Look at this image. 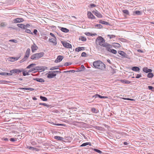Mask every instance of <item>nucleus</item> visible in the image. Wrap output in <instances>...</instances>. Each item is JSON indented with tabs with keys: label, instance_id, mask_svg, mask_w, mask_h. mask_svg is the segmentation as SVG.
<instances>
[{
	"label": "nucleus",
	"instance_id": "obj_58",
	"mask_svg": "<svg viewBox=\"0 0 154 154\" xmlns=\"http://www.w3.org/2000/svg\"><path fill=\"white\" fill-rule=\"evenodd\" d=\"M10 140L12 142H14L16 141V140L14 138H12L10 139Z\"/></svg>",
	"mask_w": 154,
	"mask_h": 154
},
{
	"label": "nucleus",
	"instance_id": "obj_63",
	"mask_svg": "<svg viewBox=\"0 0 154 154\" xmlns=\"http://www.w3.org/2000/svg\"><path fill=\"white\" fill-rule=\"evenodd\" d=\"M129 142H124L123 143V144H124L125 145H128V144H129Z\"/></svg>",
	"mask_w": 154,
	"mask_h": 154
},
{
	"label": "nucleus",
	"instance_id": "obj_57",
	"mask_svg": "<svg viewBox=\"0 0 154 154\" xmlns=\"http://www.w3.org/2000/svg\"><path fill=\"white\" fill-rule=\"evenodd\" d=\"M0 75H6V72H0Z\"/></svg>",
	"mask_w": 154,
	"mask_h": 154
},
{
	"label": "nucleus",
	"instance_id": "obj_29",
	"mask_svg": "<svg viewBox=\"0 0 154 154\" xmlns=\"http://www.w3.org/2000/svg\"><path fill=\"white\" fill-rule=\"evenodd\" d=\"M123 13L125 14L129 15V12L127 10H122Z\"/></svg>",
	"mask_w": 154,
	"mask_h": 154
},
{
	"label": "nucleus",
	"instance_id": "obj_9",
	"mask_svg": "<svg viewBox=\"0 0 154 154\" xmlns=\"http://www.w3.org/2000/svg\"><path fill=\"white\" fill-rule=\"evenodd\" d=\"M92 13L98 18H102V16L97 10L93 11Z\"/></svg>",
	"mask_w": 154,
	"mask_h": 154
},
{
	"label": "nucleus",
	"instance_id": "obj_44",
	"mask_svg": "<svg viewBox=\"0 0 154 154\" xmlns=\"http://www.w3.org/2000/svg\"><path fill=\"white\" fill-rule=\"evenodd\" d=\"M9 42H12L14 43H17V41L16 39H11L9 41Z\"/></svg>",
	"mask_w": 154,
	"mask_h": 154
},
{
	"label": "nucleus",
	"instance_id": "obj_16",
	"mask_svg": "<svg viewBox=\"0 0 154 154\" xmlns=\"http://www.w3.org/2000/svg\"><path fill=\"white\" fill-rule=\"evenodd\" d=\"M143 71L146 73L150 72H152V70L151 69H149L147 67H145L143 68Z\"/></svg>",
	"mask_w": 154,
	"mask_h": 154
},
{
	"label": "nucleus",
	"instance_id": "obj_19",
	"mask_svg": "<svg viewBox=\"0 0 154 154\" xmlns=\"http://www.w3.org/2000/svg\"><path fill=\"white\" fill-rule=\"evenodd\" d=\"M17 26L22 28L24 29H26V26H25V25H24L22 24H17Z\"/></svg>",
	"mask_w": 154,
	"mask_h": 154
},
{
	"label": "nucleus",
	"instance_id": "obj_20",
	"mask_svg": "<svg viewBox=\"0 0 154 154\" xmlns=\"http://www.w3.org/2000/svg\"><path fill=\"white\" fill-rule=\"evenodd\" d=\"M18 58L17 57H11L9 58V60L11 62H14L18 60Z\"/></svg>",
	"mask_w": 154,
	"mask_h": 154
},
{
	"label": "nucleus",
	"instance_id": "obj_11",
	"mask_svg": "<svg viewBox=\"0 0 154 154\" xmlns=\"http://www.w3.org/2000/svg\"><path fill=\"white\" fill-rule=\"evenodd\" d=\"M48 40L49 42L52 43L54 45H57V38H49Z\"/></svg>",
	"mask_w": 154,
	"mask_h": 154
},
{
	"label": "nucleus",
	"instance_id": "obj_50",
	"mask_svg": "<svg viewBox=\"0 0 154 154\" xmlns=\"http://www.w3.org/2000/svg\"><path fill=\"white\" fill-rule=\"evenodd\" d=\"M35 70V67L34 68H32L31 69H29V70H28V72H30L32 71H34Z\"/></svg>",
	"mask_w": 154,
	"mask_h": 154
},
{
	"label": "nucleus",
	"instance_id": "obj_53",
	"mask_svg": "<svg viewBox=\"0 0 154 154\" xmlns=\"http://www.w3.org/2000/svg\"><path fill=\"white\" fill-rule=\"evenodd\" d=\"M27 59L26 58H25V57H24L20 61V63H22L24 62V61H26Z\"/></svg>",
	"mask_w": 154,
	"mask_h": 154
},
{
	"label": "nucleus",
	"instance_id": "obj_3",
	"mask_svg": "<svg viewBox=\"0 0 154 154\" xmlns=\"http://www.w3.org/2000/svg\"><path fill=\"white\" fill-rule=\"evenodd\" d=\"M96 43L98 44L100 46L103 47L105 45V42L104 39L101 36H99L96 40Z\"/></svg>",
	"mask_w": 154,
	"mask_h": 154
},
{
	"label": "nucleus",
	"instance_id": "obj_7",
	"mask_svg": "<svg viewBox=\"0 0 154 154\" xmlns=\"http://www.w3.org/2000/svg\"><path fill=\"white\" fill-rule=\"evenodd\" d=\"M62 43L64 47L68 48H71L72 47L71 45L69 43L65 42H62Z\"/></svg>",
	"mask_w": 154,
	"mask_h": 154
},
{
	"label": "nucleus",
	"instance_id": "obj_1",
	"mask_svg": "<svg viewBox=\"0 0 154 154\" xmlns=\"http://www.w3.org/2000/svg\"><path fill=\"white\" fill-rule=\"evenodd\" d=\"M93 65L94 67L101 70H103L105 69V65L100 60L96 61L93 62Z\"/></svg>",
	"mask_w": 154,
	"mask_h": 154
},
{
	"label": "nucleus",
	"instance_id": "obj_49",
	"mask_svg": "<svg viewBox=\"0 0 154 154\" xmlns=\"http://www.w3.org/2000/svg\"><path fill=\"white\" fill-rule=\"evenodd\" d=\"M118 53L120 55L122 56L123 54H124V52L122 51H118Z\"/></svg>",
	"mask_w": 154,
	"mask_h": 154
},
{
	"label": "nucleus",
	"instance_id": "obj_27",
	"mask_svg": "<svg viewBox=\"0 0 154 154\" xmlns=\"http://www.w3.org/2000/svg\"><path fill=\"white\" fill-rule=\"evenodd\" d=\"M39 105H43L44 106H46L48 108L51 107V105H48L45 103H39Z\"/></svg>",
	"mask_w": 154,
	"mask_h": 154
},
{
	"label": "nucleus",
	"instance_id": "obj_17",
	"mask_svg": "<svg viewBox=\"0 0 154 154\" xmlns=\"http://www.w3.org/2000/svg\"><path fill=\"white\" fill-rule=\"evenodd\" d=\"M33 79L38 82L41 83L43 82H45L44 80L42 78H36L35 79Z\"/></svg>",
	"mask_w": 154,
	"mask_h": 154
},
{
	"label": "nucleus",
	"instance_id": "obj_6",
	"mask_svg": "<svg viewBox=\"0 0 154 154\" xmlns=\"http://www.w3.org/2000/svg\"><path fill=\"white\" fill-rule=\"evenodd\" d=\"M103 47H105L106 50L109 52H110L111 50V48H112V46L107 42L105 43Z\"/></svg>",
	"mask_w": 154,
	"mask_h": 154
},
{
	"label": "nucleus",
	"instance_id": "obj_37",
	"mask_svg": "<svg viewBox=\"0 0 154 154\" xmlns=\"http://www.w3.org/2000/svg\"><path fill=\"white\" fill-rule=\"evenodd\" d=\"M153 74L151 72H149L147 75V77L149 78H151L153 76Z\"/></svg>",
	"mask_w": 154,
	"mask_h": 154
},
{
	"label": "nucleus",
	"instance_id": "obj_35",
	"mask_svg": "<svg viewBox=\"0 0 154 154\" xmlns=\"http://www.w3.org/2000/svg\"><path fill=\"white\" fill-rule=\"evenodd\" d=\"M91 145V143H90L89 142H87L85 143H83L82 144L81 146H85L87 145Z\"/></svg>",
	"mask_w": 154,
	"mask_h": 154
},
{
	"label": "nucleus",
	"instance_id": "obj_21",
	"mask_svg": "<svg viewBox=\"0 0 154 154\" xmlns=\"http://www.w3.org/2000/svg\"><path fill=\"white\" fill-rule=\"evenodd\" d=\"M131 69L134 71L137 72L139 71L140 69L137 66H134L132 67Z\"/></svg>",
	"mask_w": 154,
	"mask_h": 154
},
{
	"label": "nucleus",
	"instance_id": "obj_10",
	"mask_svg": "<svg viewBox=\"0 0 154 154\" xmlns=\"http://www.w3.org/2000/svg\"><path fill=\"white\" fill-rule=\"evenodd\" d=\"M88 17V18L91 19H95V17L90 11H88L87 14Z\"/></svg>",
	"mask_w": 154,
	"mask_h": 154
},
{
	"label": "nucleus",
	"instance_id": "obj_28",
	"mask_svg": "<svg viewBox=\"0 0 154 154\" xmlns=\"http://www.w3.org/2000/svg\"><path fill=\"white\" fill-rule=\"evenodd\" d=\"M121 82L123 84H129L131 83V82L126 80H121Z\"/></svg>",
	"mask_w": 154,
	"mask_h": 154
},
{
	"label": "nucleus",
	"instance_id": "obj_39",
	"mask_svg": "<svg viewBox=\"0 0 154 154\" xmlns=\"http://www.w3.org/2000/svg\"><path fill=\"white\" fill-rule=\"evenodd\" d=\"M96 5L94 4L91 3L88 6V7L89 8H93V7H96Z\"/></svg>",
	"mask_w": 154,
	"mask_h": 154
},
{
	"label": "nucleus",
	"instance_id": "obj_18",
	"mask_svg": "<svg viewBox=\"0 0 154 154\" xmlns=\"http://www.w3.org/2000/svg\"><path fill=\"white\" fill-rule=\"evenodd\" d=\"M141 14V12L140 11L138 10L135 11L133 12L134 15H140Z\"/></svg>",
	"mask_w": 154,
	"mask_h": 154
},
{
	"label": "nucleus",
	"instance_id": "obj_5",
	"mask_svg": "<svg viewBox=\"0 0 154 154\" xmlns=\"http://www.w3.org/2000/svg\"><path fill=\"white\" fill-rule=\"evenodd\" d=\"M47 74H48L47 78L49 79L53 78L56 75V74L53 73L52 71H49Z\"/></svg>",
	"mask_w": 154,
	"mask_h": 154
},
{
	"label": "nucleus",
	"instance_id": "obj_48",
	"mask_svg": "<svg viewBox=\"0 0 154 154\" xmlns=\"http://www.w3.org/2000/svg\"><path fill=\"white\" fill-rule=\"evenodd\" d=\"M7 82V81H5V80H0V84L4 83L5 82Z\"/></svg>",
	"mask_w": 154,
	"mask_h": 154
},
{
	"label": "nucleus",
	"instance_id": "obj_43",
	"mask_svg": "<svg viewBox=\"0 0 154 154\" xmlns=\"http://www.w3.org/2000/svg\"><path fill=\"white\" fill-rule=\"evenodd\" d=\"M109 52H111L114 54H116L117 52V51L115 49H111Z\"/></svg>",
	"mask_w": 154,
	"mask_h": 154
},
{
	"label": "nucleus",
	"instance_id": "obj_36",
	"mask_svg": "<svg viewBox=\"0 0 154 154\" xmlns=\"http://www.w3.org/2000/svg\"><path fill=\"white\" fill-rule=\"evenodd\" d=\"M108 37H109L110 39L114 38L116 37V36L113 35H107Z\"/></svg>",
	"mask_w": 154,
	"mask_h": 154
},
{
	"label": "nucleus",
	"instance_id": "obj_38",
	"mask_svg": "<svg viewBox=\"0 0 154 154\" xmlns=\"http://www.w3.org/2000/svg\"><path fill=\"white\" fill-rule=\"evenodd\" d=\"M79 40H81L82 41H86L87 39L84 36H81L79 38Z\"/></svg>",
	"mask_w": 154,
	"mask_h": 154
},
{
	"label": "nucleus",
	"instance_id": "obj_12",
	"mask_svg": "<svg viewBox=\"0 0 154 154\" xmlns=\"http://www.w3.org/2000/svg\"><path fill=\"white\" fill-rule=\"evenodd\" d=\"M38 48V47L35 43H34L33 45H32L31 46L32 51L33 53H34L35 51L37 50Z\"/></svg>",
	"mask_w": 154,
	"mask_h": 154
},
{
	"label": "nucleus",
	"instance_id": "obj_26",
	"mask_svg": "<svg viewBox=\"0 0 154 154\" xmlns=\"http://www.w3.org/2000/svg\"><path fill=\"white\" fill-rule=\"evenodd\" d=\"M99 23H102V24L106 25H109V23L108 22L103 21L102 20H100L99 21Z\"/></svg>",
	"mask_w": 154,
	"mask_h": 154
},
{
	"label": "nucleus",
	"instance_id": "obj_47",
	"mask_svg": "<svg viewBox=\"0 0 154 154\" xmlns=\"http://www.w3.org/2000/svg\"><path fill=\"white\" fill-rule=\"evenodd\" d=\"M94 97L95 98L98 97L101 98L102 96L99 94H96L95 95Z\"/></svg>",
	"mask_w": 154,
	"mask_h": 154
},
{
	"label": "nucleus",
	"instance_id": "obj_52",
	"mask_svg": "<svg viewBox=\"0 0 154 154\" xmlns=\"http://www.w3.org/2000/svg\"><path fill=\"white\" fill-rule=\"evenodd\" d=\"M50 35L52 37L54 38H56V37L55 36V35L52 33H50Z\"/></svg>",
	"mask_w": 154,
	"mask_h": 154
},
{
	"label": "nucleus",
	"instance_id": "obj_22",
	"mask_svg": "<svg viewBox=\"0 0 154 154\" xmlns=\"http://www.w3.org/2000/svg\"><path fill=\"white\" fill-rule=\"evenodd\" d=\"M54 138L56 140H57L60 141H63V140L64 139L63 138V137H60L59 136H54Z\"/></svg>",
	"mask_w": 154,
	"mask_h": 154
},
{
	"label": "nucleus",
	"instance_id": "obj_30",
	"mask_svg": "<svg viewBox=\"0 0 154 154\" xmlns=\"http://www.w3.org/2000/svg\"><path fill=\"white\" fill-rule=\"evenodd\" d=\"M7 25V23L5 22H2L0 24V26L1 27H4L6 26Z\"/></svg>",
	"mask_w": 154,
	"mask_h": 154
},
{
	"label": "nucleus",
	"instance_id": "obj_41",
	"mask_svg": "<svg viewBox=\"0 0 154 154\" xmlns=\"http://www.w3.org/2000/svg\"><path fill=\"white\" fill-rule=\"evenodd\" d=\"M25 32H26V33H29V34H30L32 35H33V33L32 32L31 30L29 29H26V30H25Z\"/></svg>",
	"mask_w": 154,
	"mask_h": 154
},
{
	"label": "nucleus",
	"instance_id": "obj_13",
	"mask_svg": "<svg viewBox=\"0 0 154 154\" xmlns=\"http://www.w3.org/2000/svg\"><path fill=\"white\" fill-rule=\"evenodd\" d=\"M23 19L21 18H17L14 20V21L15 23L21 22H23Z\"/></svg>",
	"mask_w": 154,
	"mask_h": 154
},
{
	"label": "nucleus",
	"instance_id": "obj_62",
	"mask_svg": "<svg viewBox=\"0 0 154 154\" xmlns=\"http://www.w3.org/2000/svg\"><path fill=\"white\" fill-rule=\"evenodd\" d=\"M137 51L140 53H143V51L140 49H138L137 50Z\"/></svg>",
	"mask_w": 154,
	"mask_h": 154
},
{
	"label": "nucleus",
	"instance_id": "obj_15",
	"mask_svg": "<svg viewBox=\"0 0 154 154\" xmlns=\"http://www.w3.org/2000/svg\"><path fill=\"white\" fill-rule=\"evenodd\" d=\"M35 70L44 71V70L47 69V67L45 66H36L35 67Z\"/></svg>",
	"mask_w": 154,
	"mask_h": 154
},
{
	"label": "nucleus",
	"instance_id": "obj_24",
	"mask_svg": "<svg viewBox=\"0 0 154 154\" xmlns=\"http://www.w3.org/2000/svg\"><path fill=\"white\" fill-rule=\"evenodd\" d=\"M19 89L20 90H29V91H33L34 90V88H20Z\"/></svg>",
	"mask_w": 154,
	"mask_h": 154
},
{
	"label": "nucleus",
	"instance_id": "obj_42",
	"mask_svg": "<svg viewBox=\"0 0 154 154\" xmlns=\"http://www.w3.org/2000/svg\"><path fill=\"white\" fill-rule=\"evenodd\" d=\"M91 111L93 112L94 113H97V111L96 110L95 108H92L91 109Z\"/></svg>",
	"mask_w": 154,
	"mask_h": 154
},
{
	"label": "nucleus",
	"instance_id": "obj_64",
	"mask_svg": "<svg viewBox=\"0 0 154 154\" xmlns=\"http://www.w3.org/2000/svg\"><path fill=\"white\" fill-rule=\"evenodd\" d=\"M31 143L33 145H35L36 144V143H35V142H34V141L32 142H31Z\"/></svg>",
	"mask_w": 154,
	"mask_h": 154
},
{
	"label": "nucleus",
	"instance_id": "obj_23",
	"mask_svg": "<svg viewBox=\"0 0 154 154\" xmlns=\"http://www.w3.org/2000/svg\"><path fill=\"white\" fill-rule=\"evenodd\" d=\"M113 46L115 48H119L121 47L120 45L117 43H113Z\"/></svg>",
	"mask_w": 154,
	"mask_h": 154
},
{
	"label": "nucleus",
	"instance_id": "obj_46",
	"mask_svg": "<svg viewBox=\"0 0 154 154\" xmlns=\"http://www.w3.org/2000/svg\"><path fill=\"white\" fill-rule=\"evenodd\" d=\"M81 47H79L75 49V51L78 52L80 51Z\"/></svg>",
	"mask_w": 154,
	"mask_h": 154
},
{
	"label": "nucleus",
	"instance_id": "obj_45",
	"mask_svg": "<svg viewBox=\"0 0 154 154\" xmlns=\"http://www.w3.org/2000/svg\"><path fill=\"white\" fill-rule=\"evenodd\" d=\"M23 76H26V75H29V72H27L26 73L25 72H23Z\"/></svg>",
	"mask_w": 154,
	"mask_h": 154
},
{
	"label": "nucleus",
	"instance_id": "obj_14",
	"mask_svg": "<svg viewBox=\"0 0 154 154\" xmlns=\"http://www.w3.org/2000/svg\"><path fill=\"white\" fill-rule=\"evenodd\" d=\"M63 57L62 56L59 55L57 57V58L56 59L55 62V63H58L60 62L63 60Z\"/></svg>",
	"mask_w": 154,
	"mask_h": 154
},
{
	"label": "nucleus",
	"instance_id": "obj_60",
	"mask_svg": "<svg viewBox=\"0 0 154 154\" xmlns=\"http://www.w3.org/2000/svg\"><path fill=\"white\" fill-rule=\"evenodd\" d=\"M37 32H38V31L37 29H34V31H33V33L35 35H36Z\"/></svg>",
	"mask_w": 154,
	"mask_h": 154
},
{
	"label": "nucleus",
	"instance_id": "obj_56",
	"mask_svg": "<svg viewBox=\"0 0 154 154\" xmlns=\"http://www.w3.org/2000/svg\"><path fill=\"white\" fill-rule=\"evenodd\" d=\"M148 88L149 90H152H152H153V87L151 86H148Z\"/></svg>",
	"mask_w": 154,
	"mask_h": 154
},
{
	"label": "nucleus",
	"instance_id": "obj_55",
	"mask_svg": "<svg viewBox=\"0 0 154 154\" xmlns=\"http://www.w3.org/2000/svg\"><path fill=\"white\" fill-rule=\"evenodd\" d=\"M142 77V75H141L140 74H137L136 77V78H139L140 77Z\"/></svg>",
	"mask_w": 154,
	"mask_h": 154
},
{
	"label": "nucleus",
	"instance_id": "obj_31",
	"mask_svg": "<svg viewBox=\"0 0 154 154\" xmlns=\"http://www.w3.org/2000/svg\"><path fill=\"white\" fill-rule=\"evenodd\" d=\"M27 148L31 150L32 149V150H36L37 151H38V149H37L31 146H28L27 147Z\"/></svg>",
	"mask_w": 154,
	"mask_h": 154
},
{
	"label": "nucleus",
	"instance_id": "obj_34",
	"mask_svg": "<svg viewBox=\"0 0 154 154\" xmlns=\"http://www.w3.org/2000/svg\"><path fill=\"white\" fill-rule=\"evenodd\" d=\"M36 65L35 63H32L28 65L27 67V69H30L32 67H34Z\"/></svg>",
	"mask_w": 154,
	"mask_h": 154
},
{
	"label": "nucleus",
	"instance_id": "obj_33",
	"mask_svg": "<svg viewBox=\"0 0 154 154\" xmlns=\"http://www.w3.org/2000/svg\"><path fill=\"white\" fill-rule=\"evenodd\" d=\"M40 99L43 101H47L48 100L47 98L46 97H45L40 96Z\"/></svg>",
	"mask_w": 154,
	"mask_h": 154
},
{
	"label": "nucleus",
	"instance_id": "obj_51",
	"mask_svg": "<svg viewBox=\"0 0 154 154\" xmlns=\"http://www.w3.org/2000/svg\"><path fill=\"white\" fill-rule=\"evenodd\" d=\"M71 64V63L69 62H66L64 64L65 66H68Z\"/></svg>",
	"mask_w": 154,
	"mask_h": 154
},
{
	"label": "nucleus",
	"instance_id": "obj_54",
	"mask_svg": "<svg viewBox=\"0 0 154 154\" xmlns=\"http://www.w3.org/2000/svg\"><path fill=\"white\" fill-rule=\"evenodd\" d=\"M86 53H85V52H83L82 53L81 56L82 57H86Z\"/></svg>",
	"mask_w": 154,
	"mask_h": 154
},
{
	"label": "nucleus",
	"instance_id": "obj_40",
	"mask_svg": "<svg viewBox=\"0 0 154 154\" xmlns=\"http://www.w3.org/2000/svg\"><path fill=\"white\" fill-rule=\"evenodd\" d=\"M93 150L96 152L100 154H101L102 153V152L101 151L96 149L94 148Z\"/></svg>",
	"mask_w": 154,
	"mask_h": 154
},
{
	"label": "nucleus",
	"instance_id": "obj_61",
	"mask_svg": "<svg viewBox=\"0 0 154 154\" xmlns=\"http://www.w3.org/2000/svg\"><path fill=\"white\" fill-rule=\"evenodd\" d=\"M58 69L56 68L55 67H52L50 69V70H53L54 69Z\"/></svg>",
	"mask_w": 154,
	"mask_h": 154
},
{
	"label": "nucleus",
	"instance_id": "obj_32",
	"mask_svg": "<svg viewBox=\"0 0 154 154\" xmlns=\"http://www.w3.org/2000/svg\"><path fill=\"white\" fill-rule=\"evenodd\" d=\"M95 27L98 29H101L103 28L102 26L100 24H96L95 26Z\"/></svg>",
	"mask_w": 154,
	"mask_h": 154
},
{
	"label": "nucleus",
	"instance_id": "obj_59",
	"mask_svg": "<svg viewBox=\"0 0 154 154\" xmlns=\"http://www.w3.org/2000/svg\"><path fill=\"white\" fill-rule=\"evenodd\" d=\"M85 34L88 36H92L91 33L89 32H87L85 33Z\"/></svg>",
	"mask_w": 154,
	"mask_h": 154
},
{
	"label": "nucleus",
	"instance_id": "obj_25",
	"mask_svg": "<svg viewBox=\"0 0 154 154\" xmlns=\"http://www.w3.org/2000/svg\"><path fill=\"white\" fill-rule=\"evenodd\" d=\"M60 30L63 32H67L69 31V29H68L63 27L61 28Z\"/></svg>",
	"mask_w": 154,
	"mask_h": 154
},
{
	"label": "nucleus",
	"instance_id": "obj_2",
	"mask_svg": "<svg viewBox=\"0 0 154 154\" xmlns=\"http://www.w3.org/2000/svg\"><path fill=\"white\" fill-rule=\"evenodd\" d=\"M44 54L43 52L34 54L31 56L30 58L32 60H37L43 57Z\"/></svg>",
	"mask_w": 154,
	"mask_h": 154
},
{
	"label": "nucleus",
	"instance_id": "obj_4",
	"mask_svg": "<svg viewBox=\"0 0 154 154\" xmlns=\"http://www.w3.org/2000/svg\"><path fill=\"white\" fill-rule=\"evenodd\" d=\"M24 71L23 69L21 68L19 69H15L10 70V72L12 73H16L17 74H19V73Z\"/></svg>",
	"mask_w": 154,
	"mask_h": 154
},
{
	"label": "nucleus",
	"instance_id": "obj_8",
	"mask_svg": "<svg viewBox=\"0 0 154 154\" xmlns=\"http://www.w3.org/2000/svg\"><path fill=\"white\" fill-rule=\"evenodd\" d=\"M30 49L29 48L27 49L26 51L24 57L25 58L28 59L29 57L30 53Z\"/></svg>",
	"mask_w": 154,
	"mask_h": 154
}]
</instances>
